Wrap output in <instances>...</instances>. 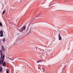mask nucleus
I'll return each instance as SVG.
<instances>
[{"label":"nucleus","mask_w":73,"mask_h":73,"mask_svg":"<svg viewBox=\"0 0 73 73\" xmlns=\"http://www.w3.org/2000/svg\"><path fill=\"white\" fill-rule=\"evenodd\" d=\"M50 5H49V7H50Z\"/></svg>","instance_id":"aec40b11"},{"label":"nucleus","mask_w":73,"mask_h":73,"mask_svg":"<svg viewBox=\"0 0 73 73\" xmlns=\"http://www.w3.org/2000/svg\"><path fill=\"white\" fill-rule=\"evenodd\" d=\"M3 67L1 66H0V72H1L3 71Z\"/></svg>","instance_id":"423d86ee"},{"label":"nucleus","mask_w":73,"mask_h":73,"mask_svg":"<svg viewBox=\"0 0 73 73\" xmlns=\"http://www.w3.org/2000/svg\"><path fill=\"white\" fill-rule=\"evenodd\" d=\"M0 53H1V58H3V54L2 53V50H0Z\"/></svg>","instance_id":"7ed1b4c3"},{"label":"nucleus","mask_w":73,"mask_h":73,"mask_svg":"<svg viewBox=\"0 0 73 73\" xmlns=\"http://www.w3.org/2000/svg\"><path fill=\"white\" fill-rule=\"evenodd\" d=\"M16 45V44H13V46H14V45Z\"/></svg>","instance_id":"a211bd4d"},{"label":"nucleus","mask_w":73,"mask_h":73,"mask_svg":"<svg viewBox=\"0 0 73 73\" xmlns=\"http://www.w3.org/2000/svg\"><path fill=\"white\" fill-rule=\"evenodd\" d=\"M1 49L3 51V52H5V49H4V46H1Z\"/></svg>","instance_id":"0eeeda50"},{"label":"nucleus","mask_w":73,"mask_h":73,"mask_svg":"<svg viewBox=\"0 0 73 73\" xmlns=\"http://www.w3.org/2000/svg\"><path fill=\"white\" fill-rule=\"evenodd\" d=\"M5 41V38H3V42H4Z\"/></svg>","instance_id":"ddd939ff"},{"label":"nucleus","mask_w":73,"mask_h":73,"mask_svg":"<svg viewBox=\"0 0 73 73\" xmlns=\"http://www.w3.org/2000/svg\"><path fill=\"white\" fill-rule=\"evenodd\" d=\"M5 55H3V58H0V65H2L3 66H5L6 65V63H5V62L4 61V60H5Z\"/></svg>","instance_id":"f257e3e1"},{"label":"nucleus","mask_w":73,"mask_h":73,"mask_svg":"<svg viewBox=\"0 0 73 73\" xmlns=\"http://www.w3.org/2000/svg\"><path fill=\"white\" fill-rule=\"evenodd\" d=\"M42 68V69H43V70H44V69H45V68Z\"/></svg>","instance_id":"6ab92c4d"},{"label":"nucleus","mask_w":73,"mask_h":73,"mask_svg":"<svg viewBox=\"0 0 73 73\" xmlns=\"http://www.w3.org/2000/svg\"><path fill=\"white\" fill-rule=\"evenodd\" d=\"M35 19H36V17H35L31 20V22H33V21L35 20Z\"/></svg>","instance_id":"6e6552de"},{"label":"nucleus","mask_w":73,"mask_h":73,"mask_svg":"<svg viewBox=\"0 0 73 73\" xmlns=\"http://www.w3.org/2000/svg\"><path fill=\"white\" fill-rule=\"evenodd\" d=\"M32 27L30 28V30L28 33L27 34V35H28L30 33H31V31H32Z\"/></svg>","instance_id":"39448f33"},{"label":"nucleus","mask_w":73,"mask_h":73,"mask_svg":"<svg viewBox=\"0 0 73 73\" xmlns=\"http://www.w3.org/2000/svg\"><path fill=\"white\" fill-rule=\"evenodd\" d=\"M42 60H40L38 61H37V63H38V62H41V61H42Z\"/></svg>","instance_id":"1a4fd4ad"},{"label":"nucleus","mask_w":73,"mask_h":73,"mask_svg":"<svg viewBox=\"0 0 73 73\" xmlns=\"http://www.w3.org/2000/svg\"><path fill=\"white\" fill-rule=\"evenodd\" d=\"M4 13H5V10H4L3 11V13H2V14H3V15H4Z\"/></svg>","instance_id":"2eb2a0df"},{"label":"nucleus","mask_w":73,"mask_h":73,"mask_svg":"<svg viewBox=\"0 0 73 73\" xmlns=\"http://www.w3.org/2000/svg\"><path fill=\"white\" fill-rule=\"evenodd\" d=\"M65 69V67H64V68H63L62 70V72H64V71Z\"/></svg>","instance_id":"f8f14e48"},{"label":"nucleus","mask_w":73,"mask_h":73,"mask_svg":"<svg viewBox=\"0 0 73 73\" xmlns=\"http://www.w3.org/2000/svg\"><path fill=\"white\" fill-rule=\"evenodd\" d=\"M26 29V26H24L21 29H20L19 30L21 32H23Z\"/></svg>","instance_id":"f03ea898"},{"label":"nucleus","mask_w":73,"mask_h":73,"mask_svg":"<svg viewBox=\"0 0 73 73\" xmlns=\"http://www.w3.org/2000/svg\"><path fill=\"white\" fill-rule=\"evenodd\" d=\"M38 68L40 69V67H38Z\"/></svg>","instance_id":"412c9836"},{"label":"nucleus","mask_w":73,"mask_h":73,"mask_svg":"<svg viewBox=\"0 0 73 73\" xmlns=\"http://www.w3.org/2000/svg\"><path fill=\"white\" fill-rule=\"evenodd\" d=\"M1 34H3V32L2 31H1L0 32V34L1 35Z\"/></svg>","instance_id":"9b49d317"},{"label":"nucleus","mask_w":73,"mask_h":73,"mask_svg":"<svg viewBox=\"0 0 73 73\" xmlns=\"http://www.w3.org/2000/svg\"><path fill=\"white\" fill-rule=\"evenodd\" d=\"M40 70H41V69H40Z\"/></svg>","instance_id":"4be33fe9"},{"label":"nucleus","mask_w":73,"mask_h":73,"mask_svg":"<svg viewBox=\"0 0 73 73\" xmlns=\"http://www.w3.org/2000/svg\"><path fill=\"white\" fill-rule=\"evenodd\" d=\"M21 39L20 38H19L18 39V41H20Z\"/></svg>","instance_id":"dca6fc26"},{"label":"nucleus","mask_w":73,"mask_h":73,"mask_svg":"<svg viewBox=\"0 0 73 73\" xmlns=\"http://www.w3.org/2000/svg\"><path fill=\"white\" fill-rule=\"evenodd\" d=\"M6 73H9V72H8V70H7Z\"/></svg>","instance_id":"f3484780"},{"label":"nucleus","mask_w":73,"mask_h":73,"mask_svg":"<svg viewBox=\"0 0 73 73\" xmlns=\"http://www.w3.org/2000/svg\"><path fill=\"white\" fill-rule=\"evenodd\" d=\"M58 38L59 40H62V38L61 37V35H60V34L59 33L58 35Z\"/></svg>","instance_id":"20e7f679"},{"label":"nucleus","mask_w":73,"mask_h":73,"mask_svg":"<svg viewBox=\"0 0 73 73\" xmlns=\"http://www.w3.org/2000/svg\"><path fill=\"white\" fill-rule=\"evenodd\" d=\"M0 26L1 27H3V24H2V23L0 22Z\"/></svg>","instance_id":"9d476101"},{"label":"nucleus","mask_w":73,"mask_h":73,"mask_svg":"<svg viewBox=\"0 0 73 73\" xmlns=\"http://www.w3.org/2000/svg\"><path fill=\"white\" fill-rule=\"evenodd\" d=\"M3 34H1L0 35V37H3Z\"/></svg>","instance_id":"4468645a"}]
</instances>
